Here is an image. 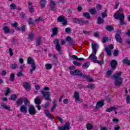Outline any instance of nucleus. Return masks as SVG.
Wrapping results in <instances>:
<instances>
[{
	"label": "nucleus",
	"mask_w": 130,
	"mask_h": 130,
	"mask_svg": "<svg viewBox=\"0 0 130 130\" xmlns=\"http://www.w3.org/2000/svg\"><path fill=\"white\" fill-rule=\"evenodd\" d=\"M114 18L117 20H120V25H126L124 22V15L123 14V9L120 8L119 10L114 14Z\"/></svg>",
	"instance_id": "1"
},
{
	"label": "nucleus",
	"mask_w": 130,
	"mask_h": 130,
	"mask_svg": "<svg viewBox=\"0 0 130 130\" xmlns=\"http://www.w3.org/2000/svg\"><path fill=\"white\" fill-rule=\"evenodd\" d=\"M70 74L72 76H81L82 78L86 79L87 81H88V82H93V79L91 78V77H90V76H86L83 75V73H82V71L78 69L74 71H71L70 72Z\"/></svg>",
	"instance_id": "2"
},
{
	"label": "nucleus",
	"mask_w": 130,
	"mask_h": 130,
	"mask_svg": "<svg viewBox=\"0 0 130 130\" xmlns=\"http://www.w3.org/2000/svg\"><path fill=\"white\" fill-rule=\"evenodd\" d=\"M121 76V72H118L116 74H114L113 77L115 79V85L117 87H120L122 85L123 79L120 77Z\"/></svg>",
	"instance_id": "3"
},
{
	"label": "nucleus",
	"mask_w": 130,
	"mask_h": 130,
	"mask_svg": "<svg viewBox=\"0 0 130 130\" xmlns=\"http://www.w3.org/2000/svg\"><path fill=\"white\" fill-rule=\"evenodd\" d=\"M93 52L89 56V58H90L92 60L97 59V56H96V53L97 52V49L99 46L96 44H91Z\"/></svg>",
	"instance_id": "4"
},
{
	"label": "nucleus",
	"mask_w": 130,
	"mask_h": 130,
	"mask_svg": "<svg viewBox=\"0 0 130 130\" xmlns=\"http://www.w3.org/2000/svg\"><path fill=\"white\" fill-rule=\"evenodd\" d=\"M24 105H22L20 107V110L21 112L23 113H26L27 112V106L30 104V102L27 99H25L24 101Z\"/></svg>",
	"instance_id": "5"
},
{
	"label": "nucleus",
	"mask_w": 130,
	"mask_h": 130,
	"mask_svg": "<svg viewBox=\"0 0 130 130\" xmlns=\"http://www.w3.org/2000/svg\"><path fill=\"white\" fill-rule=\"evenodd\" d=\"M74 98L75 99L76 103H83V99H81L80 98V93L78 92H75L74 94Z\"/></svg>",
	"instance_id": "6"
},
{
	"label": "nucleus",
	"mask_w": 130,
	"mask_h": 130,
	"mask_svg": "<svg viewBox=\"0 0 130 130\" xmlns=\"http://www.w3.org/2000/svg\"><path fill=\"white\" fill-rule=\"evenodd\" d=\"M113 49V45H109L105 47V50L108 56L111 55V50Z\"/></svg>",
	"instance_id": "7"
},
{
	"label": "nucleus",
	"mask_w": 130,
	"mask_h": 130,
	"mask_svg": "<svg viewBox=\"0 0 130 130\" xmlns=\"http://www.w3.org/2000/svg\"><path fill=\"white\" fill-rule=\"evenodd\" d=\"M41 92L45 100H50V92L47 91L45 92L44 90H42Z\"/></svg>",
	"instance_id": "8"
},
{
	"label": "nucleus",
	"mask_w": 130,
	"mask_h": 130,
	"mask_svg": "<svg viewBox=\"0 0 130 130\" xmlns=\"http://www.w3.org/2000/svg\"><path fill=\"white\" fill-rule=\"evenodd\" d=\"M71 125V123L70 122H67L65 123L64 126H58V130H70V126Z\"/></svg>",
	"instance_id": "9"
},
{
	"label": "nucleus",
	"mask_w": 130,
	"mask_h": 130,
	"mask_svg": "<svg viewBox=\"0 0 130 130\" xmlns=\"http://www.w3.org/2000/svg\"><path fill=\"white\" fill-rule=\"evenodd\" d=\"M28 112L31 115H35L36 114V110H35L34 106L32 105H29Z\"/></svg>",
	"instance_id": "10"
},
{
	"label": "nucleus",
	"mask_w": 130,
	"mask_h": 130,
	"mask_svg": "<svg viewBox=\"0 0 130 130\" xmlns=\"http://www.w3.org/2000/svg\"><path fill=\"white\" fill-rule=\"evenodd\" d=\"M73 22L74 23H77V24H80V25H84V24H88V21H85V20L79 19L78 18H74Z\"/></svg>",
	"instance_id": "11"
},
{
	"label": "nucleus",
	"mask_w": 130,
	"mask_h": 130,
	"mask_svg": "<svg viewBox=\"0 0 130 130\" xmlns=\"http://www.w3.org/2000/svg\"><path fill=\"white\" fill-rule=\"evenodd\" d=\"M104 105V100H102L100 101H98L96 105V109H100Z\"/></svg>",
	"instance_id": "12"
},
{
	"label": "nucleus",
	"mask_w": 130,
	"mask_h": 130,
	"mask_svg": "<svg viewBox=\"0 0 130 130\" xmlns=\"http://www.w3.org/2000/svg\"><path fill=\"white\" fill-rule=\"evenodd\" d=\"M54 44L56 47V50L60 51V46L59 45V41L56 39L54 41Z\"/></svg>",
	"instance_id": "13"
},
{
	"label": "nucleus",
	"mask_w": 130,
	"mask_h": 130,
	"mask_svg": "<svg viewBox=\"0 0 130 130\" xmlns=\"http://www.w3.org/2000/svg\"><path fill=\"white\" fill-rule=\"evenodd\" d=\"M56 7H55V2L52 0L50 1V11H55Z\"/></svg>",
	"instance_id": "14"
},
{
	"label": "nucleus",
	"mask_w": 130,
	"mask_h": 130,
	"mask_svg": "<svg viewBox=\"0 0 130 130\" xmlns=\"http://www.w3.org/2000/svg\"><path fill=\"white\" fill-rule=\"evenodd\" d=\"M110 66L112 68V70H115V68H116V66H117V62L115 60H112L110 62Z\"/></svg>",
	"instance_id": "15"
},
{
	"label": "nucleus",
	"mask_w": 130,
	"mask_h": 130,
	"mask_svg": "<svg viewBox=\"0 0 130 130\" xmlns=\"http://www.w3.org/2000/svg\"><path fill=\"white\" fill-rule=\"evenodd\" d=\"M58 22H62L63 25H67V19L62 16H60L58 18Z\"/></svg>",
	"instance_id": "16"
},
{
	"label": "nucleus",
	"mask_w": 130,
	"mask_h": 130,
	"mask_svg": "<svg viewBox=\"0 0 130 130\" xmlns=\"http://www.w3.org/2000/svg\"><path fill=\"white\" fill-rule=\"evenodd\" d=\"M3 29L5 34H9L11 32V28L7 26H4Z\"/></svg>",
	"instance_id": "17"
},
{
	"label": "nucleus",
	"mask_w": 130,
	"mask_h": 130,
	"mask_svg": "<svg viewBox=\"0 0 130 130\" xmlns=\"http://www.w3.org/2000/svg\"><path fill=\"white\" fill-rule=\"evenodd\" d=\"M36 70V63H32V64H31V68L29 71L30 74L32 75L33 74V72Z\"/></svg>",
	"instance_id": "18"
},
{
	"label": "nucleus",
	"mask_w": 130,
	"mask_h": 130,
	"mask_svg": "<svg viewBox=\"0 0 130 130\" xmlns=\"http://www.w3.org/2000/svg\"><path fill=\"white\" fill-rule=\"evenodd\" d=\"M23 87L26 91H30V89H31L30 84L28 82H24L23 83Z\"/></svg>",
	"instance_id": "19"
},
{
	"label": "nucleus",
	"mask_w": 130,
	"mask_h": 130,
	"mask_svg": "<svg viewBox=\"0 0 130 130\" xmlns=\"http://www.w3.org/2000/svg\"><path fill=\"white\" fill-rule=\"evenodd\" d=\"M53 106L51 108V111L53 112V111H54L55 110V108H56V107L57 106V103L56 102V101L55 100L53 101Z\"/></svg>",
	"instance_id": "20"
},
{
	"label": "nucleus",
	"mask_w": 130,
	"mask_h": 130,
	"mask_svg": "<svg viewBox=\"0 0 130 130\" xmlns=\"http://www.w3.org/2000/svg\"><path fill=\"white\" fill-rule=\"evenodd\" d=\"M67 41L69 42V44L70 45H73V44H75V41L73 40V39L71 38L70 37H68L66 39Z\"/></svg>",
	"instance_id": "21"
},
{
	"label": "nucleus",
	"mask_w": 130,
	"mask_h": 130,
	"mask_svg": "<svg viewBox=\"0 0 130 130\" xmlns=\"http://www.w3.org/2000/svg\"><path fill=\"white\" fill-rule=\"evenodd\" d=\"M52 34L51 35V37L56 35L57 32H58V29L57 27H54L52 29Z\"/></svg>",
	"instance_id": "22"
},
{
	"label": "nucleus",
	"mask_w": 130,
	"mask_h": 130,
	"mask_svg": "<svg viewBox=\"0 0 130 130\" xmlns=\"http://www.w3.org/2000/svg\"><path fill=\"white\" fill-rule=\"evenodd\" d=\"M115 38L116 41H117L118 43H122V40L121 39V37H120L119 35H116L115 36Z\"/></svg>",
	"instance_id": "23"
},
{
	"label": "nucleus",
	"mask_w": 130,
	"mask_h": 130,
	"mask_svg": "<svg viewBox=\"0 0 130 130\" xmlns=\"http://www.w3.org/2000/svg\"><path fill=\"white\" fill-rule=\"evenodd\" d=\"M116 109H117V107H111L110 108L107 109H106V111H107V112H111V111H113L114 110H116Z\"/></svg>",
	"instance_id": "24"
},
{
	"label": "nucleus",
	"mask_w": 130,
	"mask_h": 130,
	"mask_svg": "<svg viewBox=\"0 0 130 130\" xmlns=\"http://www.w3.org/2000/svg\"><path fill=\"white\" fill-rule=\"evenodd\" d=\"M44 112L45 114H46V116L48 117V118H52V117L51 116V115H50V114L49 113V111H48V110H45Z\"/></svg>",
	"instance_id": "25"
},
{
	"label": "nucleus",
	"mask_w": 130,
	"mask_h": 130,
	"mask_svg": "<svg viewBox=\"0 0 130 130\" xmlns=\"http://www.w3.org/2000/svg\"><path fill=\"white\" fill-rule=\"evenodd\" d=\"M27 63L28 64H33V63H35L34 60L31 57H29L27 59Z\"/></svg>",
	"instance_id": "26"
},
{
	"label": "nucleus",
	"mask_w": 130,
	"mask_h": 130,
	"mask_svg": "<svg viewBox=\"0 0 130 130\" xmlns=\"http://www.w3.org/2000/svg\"><path fill=\"white\" fill-rule=\"evenodd\" d=\"M11 26H12V27H14L15 30H17V31L20 30V28L17 27L18 23H17V22H15L14 23H11Z\"/></svg>",
	"instance_id": "27"
},
{
	"label": "nucleus",
	"mask_w": 130,
	"mask_h": 130,
	"mask_svg": "<svg viewBox=\"0 0 130 130\" xmlns=\"http://www.w3.org/2000/svg\"><path fill=\"white\" fill-rule=\"evenodd\" d=\"M35 104H37V105H40L41 104V100H40V99L36 98L35 99Z\"/></svg>",
	"instance_id": "28"
},
{
	"label": "nucleus",
	"mask_w": 130,
	"mask_h": 130,
	"mask_svg": "<svg viewBox=\"0 0 130 130\" xmlns=\"http://www.w3.org/2000/svg\"><path fill=\"white\" fill-rule=\"evenodd\" d=\"M90 66V63L89 62H86L82 66L83 69H84L86 70V69H88L89 67Z\"/></svg>",
	"instance_id": "29"
},
{
	"label": "nucleus",
	"mask_w": 130,
	"mask_h": 130,
	"mask_svg": "<svg viewBox=\"0 0 130 130\" xmlns=\"http://www.w3.org/2000/svg\"><path fill=\"white\" fill-rule=\"evenodd\" d=\"M46 70H51L52 69V65L51 64L47 63L45 65Z\"/></svg>",
	"instance_id": "30"
},
{
	"label": "nucleus",
	"mask_w": 130,
	"mask_h": 130,
	"mask_svg": "<svg viewBox=\"0 0 130 130\" xmlns=\"http://www.w3.org/2000/svg\"><path fill=\"white\" fill-rule=\"evenodd\" d=\"M45 5H46V1L42 0L40 2V6L42 7V8H44V7H45Z\"/></svg>",
	"instance_id": "31"
},
{
	"label": "nucleus",
	"mask_w": 130,
	"mask_h": 130,
	"mask_svg": "<svg viewBox=\"0 0 130 130\" xmlns=\"http://www.w3.org/2000/svg\"><path fill=\"white\" fill-rule=\"evenodd\" d=\"M17 105H22L23 104V99L20 98L18 99L16 102Z\"/></svg>",
	"instance_id": "32"
},
{
	"label": "nucleus",
	"mask_w": 130,
	"mask_h": 130,
	"mask_svg": "<svg viewBox=\"0 0 130 130\" xmlns=\"http://www.w3.org/2000/svg\"><path fill=\"white\" fill-rule=\"evenodd\" d=\"M72 58H74V59H78V60H80V61L84 60V58H78V56H77L76 55H75L72 56Z\"/></svg>",
	"instance_id": "33"
},
{
	"label": "nucleus",
	"mask_w": 130,
	"mask_h": 130,
	"mask_svg": "<svg viewBox=\"0 0 130 130\" xmlns=\"http://www.w3.org/2000/svg\"><path fill=\"white\" fill-rule=\"evenodd\" d=\"M1 106L3 107V108H5V109H7V110H10L11 109V108L10 107L7 106V105L5 104H2L1 105Z\"/></svg>",
	"instance_id": "34"
},
{
	"label": "nucleus",
	"mask_w": 130,
	"mask_h": 130,
	"mask_svg": "<svg viewBox=\"0 0 130 130\" xmlns=\"http://www.w3.org/2000/svg\"><path fill=\"white\" fill-rule=\"evenodd\" d=\"M89 12L92 15H94V14H96V9H89Z\"/></svg>",
	"instance_id": "35"
},
{
	"label": "nucleus",
	"mask_w": 130,
	"mask_h": 130,
	"mask_svg": "<svg viewBox=\"0 0 130 130\" xmlns=\"http://www.w3.org/2000/svg\"><path fill=\"white\" fill-rule=\"evenodd\" d=\"M124 63L127 64L128 66H130V60H128L127 59H124L123 60Z\"/></svg>",
	"instance_id": "36"
},
{
	"label": "nucleus",
	"mask_w": 130,
	"mask_h": 130,
	"mask_svg": "<svg viewBox=\"0 0 130 130\" xmlns=\"http://www.w3.org/2000/svg\"><path fill=\"white\" fill-rule=\"evenodd\" d=\"M93 62H94V63H98V64H103V61H98L97 60H93Z\"/></svg>",
	"instance_id": "37"
},
{
	"label": "nucleus",
	"mask_w": 130,
	"mask_h": 130,
	"mask_svg": "<svg viewBox=\"0 0 130 130\" xmlns=\"http://www.w3.org/2000/svg\"><path fill=\"white\" fill-rule=\"evenodd\" d=\"M103 43H105L106 41H110V40H108V37H104L102 39Z\"/></svg>",
	"instance_id": "38"
},
{
	"label": "nucleus",
	"mask_w": 130,
	"mask_h": 130,
	"mask_svg": "<svg viewBox=\"0 0 130 130\" xmlns=\"http://www.w3.org/2000/svg\"><path fill=\"white\" fill-rule=\"evenodd\" d=\"M87 88H88V89H94L95 88V85L89 84L87 85Z\"/></svg>",
	"instance_id": "39"
},
{
	"label": "nucleus",
	"mask_w": 130,
	"mask_h": 130,
	"mask_svg": "<svg viewBox=\"0 0 130 130\" xmlns=\"http://www.w3.org/2000/svg\"><path fill=\"white\" fill-rule=\"evenodd\" d=\"M83 16L85 18H86V19H90V14L88 13H84Z\"/></svg>",
	"instance_id": "40"
},
{
	"label": "nucleus",
	"mask_w": 130,
	"mask_h": 130,
	"mask_svg": "<svg viewBox=\"0 0 130 130\" xmlns=\"http://www.w3.org/2000/svg\"><path fill=\"white\" fill-rule=\"evenodd\" d=\"M73 64H74V66H76L77 67H81V66H82L81 63L77 61H73Z\"/></svg>",
	"instance_id": "41"
},
{
	"label": "nucleus",
	"mask_w": 130,
	"mask_h": 130,
	"mask_svg": "<svg viewBox=\"0 0 130 130\" xmlns=\"http://www.w3.org/2000/svg\"><path fill=\"white\" fill-rule=\"evenodd\" d=\"M107 11L106 10L105 12L102 13V18H106L107 17V13H106Z\"/></svg>",
	"instance_id": "42"
},
{
	"label": "nucleus",
	"mask_w": 130,
	"mask_h": 130,
	"mask_svg": "<svg viewBox=\"0 0 130 130\" xmlns=\"http://www.w3.org/2000/svg\"><path fill=\"white\" fill-rule=\"evenodd\" d=\"M106 29L108 30V31H113V27L112 26H107Z\"/></svg>",
	"instance_id": "43"
},
{
	"label": "nucleus",
	"mask_w": 130,
	"mask_h": 130,
	"mask_svg": "<svg viewBox=\"0 0 130 130\" xmlns=\"http://www.w3.org/2000/svg\"><path fill=\"white\" fill-rule=\"evenodd\" d=\"M113 71H114V69L113 70H108L107 72V75L108 76H109L111 75V74H112V72H113Z\"/></svg>",
	"instance_id": "44"
},
{
	"label": "nucleus",
	"mask_w": 130,
	"mask_h": 130,
	"mask_svg": "<svg viewBox=\"0 0 130 130\" xmlns=\"http://www.w3.org/2000/svg\"><path fill=\"white\" fill-rule=\"evenodd\" d=\"M126 102L128 104H130V96L127 95L126 97Z\"/></svg>",
	"instance_id": "45"
},
{
	"label": "nucleus",
	"mask_w": 130,
	"mask_h": 130,
	"mask_svg": "<svg viewBox=\"0 0 130 130\" xmlns=\"http://www.w3.org/2000/svg\"><path fill=\"white\" fill-rule=\"evenodd\" d=\"M93 128V125L91 124H88L87 125V129L88 130L92 129Z\"/></svg>",
	"instance_id": "46"
},
{
	"label": "nucleus",
	"mask_w": 130,
	"mask_h": 130,
	"mask_svg": "<svg viewBox=\"0 0 130 130\" xmlns=\"http://www.w3.org/2000/svg\"><path fill=\"white\" fill-rule=\"evenodd\" d=\"M15 80V74L14 73H12L10 75V80L14 81Z\"/></svg>",
	"instance_id": "47"
},
{
	"label": "nucleus",
	"mask_w": 130,
	"mask_h": 130,
	"mask_svg": "<svg viewBox=\"0 0 130 130\" xmlns=\"http://www.w3.org/2000/svg\"><path fill=\"white\" fill-rule=\"evenodd\" d=\"M25 29H26V26H22L20 28V30L19 31H21V32H25Z\"/></svg>",
	"instance_id": "48"
},
{
	"label": "nucleus",
	"mask_w": 130,
	"mask_h": 130,
	"mask_svg": "<svg viewBox=\"0 0 130 130\" xmlns=\"http://www.w3.org/2000/svg\"><path fill=\"white\" fill-rule=\"evenodd\" d=\"M119 6V3L116 2L115 5L113 7V9H114V10H116V9H117V8H118Z\"/></svg>",
	"instance_id": "49"
},
{
	"label": "nucleus",
	"mask_w": 130,
	"mask_h": 130,
	"mask_svg": "<svg viewBox=\"0 0 130 130\" xmlns=\"http://www.w3.org/2000/svg\"><path fill=\"white\" fill-rule=\"evenodd\" d=\"M98 24H102V23H103V19L101 17H99L98 19Z\"/></svg>",
	"instance_id": "50"
},
{
	"label": "nucleus",
	"mask_w": 130,
	"mask_h": 130,
	"mask_svg": "<svg viewBox=\"0 0 130 130\" xmlns=\"http://www.w3.org/2000/svg\"><path fill=\"white\" fill-rule=\"evenodd\" d=\"M11 100H16L17 99V95L12 94L10 98Z\"/></svg>",
	"instance_id": "51"
},
{
	"label": "nucleus",
	"mask_w": 130,
	"mask_h": 130,
	"mask_svg": "<svg viewBox=\"0 0 130 130\" xmlns=\"http://www.w3.org/2000/svg\"><path fill=\"white\" fill-rule=\"evenodd\" d=\"M10 8L11 10H15L16 9V5L14 3L11 4L10 5Z\"/></svg>",
	"instance_id": "52"
},
{
	"label": "nucleus",
	"mask_w": 130,
	"mask_h": 130,
	"mask_svg": "<svg viewBox=\"0 0 130 130\" xmlns=\"http://www.w3.org/2000/svg\"><path fill=\"white\" fill-rule=\"evenodd\" d=\"M113 121L114 122V123H118V122H119V120L116 118H114L113 119Z\"/></svg>",
	"instance_id": "53"
},
{
	"label": "nucleus",
	"mask_w": 130,
	"mask_h": 130,
	"mask_svg": "<svg viewBox=\"0 0 130 130\" xmlns=\"http://www.w3.org/2000/svg\"><path fill=\"white\" fill-rule=\"evenodd\" d=\"M50 106V104H49V103H46L44 106V108H47L49 107Z\"/></svg>",
	"instance_id": "54"
},
{
	"label": "nucleus",
	"mask_w": 130,
	"mask_h": 130,
	"mask_svg": "<svg viewBox=\"0 0 130 130\" xmlns=\"http://www.w3.org/2000/svg\"><path fill=\"white\" fill-rule=\"evenodd\" d=\"M17 68V64H12L11 65V69H12V70H14Z\"/></svg>",
	"instance_id": "55"
},
{
	"label": "nucleus",
	"mask_w": 130,
	"mask_h": 130,
	"mask_svg": "<svg viewBox=\"0 0 130 130\" xmlns=\"http://www.w3.org/2000/svg\"><path fill=\"white\" fill-rule=\"evenodd\" d=\"M29 9V11L30 13H33V12H34V8H33V7H28Z\"/></svg>",
	"instance_id": "56"
},
{
	"label": "nucleus",
	"mask_w": 130,
	"mask_h": 130,
	"mask_svg": "<svg viewBox=\"0 0 130 130\" xmlns=\"http://www.w3.org/2000/svg\"><path fill=\"white\" fill-rule=\"evenodd\" d=\"M65 31L66 32V33H70L71 32V28L70 27H67L65 29Z\"/></svg>",
	"instance_id": "57"
},
{
	"label": "nucleus",
	"mask_w": 130,
	"mask_h": 130,
	"mask_svg": "<svg viewBox=\"0 0 130 130\" xmlns=\"http://www.w3.org/2000/svg\"><path fill=\"white\" fill-rule=\"evenodd\" d=\"M57 119H58V120H59V121H60V122L62 123L63 120L62 119V118H61L59 116H57L56 117Z\"/></svg>",
	"instance_id": "58"
},
{
	"label": "nucleus",
	"mask_w": 130,
	"mask_h": 130,
	"mask_svg": "<svg viewBox=\"0 0 130 130\" xmlns=\"http://www.w3.org/2000/svg\"><path fill=\"white\" fill-rule=\"evenodd\" d=\"M9 53H10V55L11 56H12V55H13L14 53H13V50H12V48H9Z\"/></svg>",
	"instance_id": "59"
},
{
	"label": "nucleus",
	"mask_w": 130,
	"mask_h": 130,
	"mask_svg": "<svg viewBox=\"0 0 130 130\" xmlns=\"http://www.w3.org/2000/svg\"><path fill=\"white\" fill-rule=\"evenodd\" d=\"M33 37H34V35H33L32 33L29 34L28 38H29V39H32Z\"/></svg>",
	"instance_id": "60"
},
{
	"label": "nucleus",
	"mask_w": 130,
	"mask_h": 130,
	"mask_svg": "<svg viewBox=\"0 0 130 130\" xmlns=\"http://www.w3.org/2000/svg\"><path fill=\"white\" fill-rule=\"evenodd\" d=\"M10 89L9 88H7L5 91V95H8V93H10Z\"/></svg>",
	"instance_id": "61"
},
{
	"label": "nucleus",
	"mask_w": 130,
	"mask_h": 130,
	"mask_svg": "<svg viewBox=\"0 0 130 130\" xmlns=\"http://www.w3.org/2000/svg\"><path fill=\"white\" fill-rule=\"evenodd\" d=\"M117 54H118V51L117 50H115L114 51V56H117Z\"/></svg>",
	"instance_id": "62"
},
{
	"label": "nucleus",
	"mask_w": 130,
	"mask_h": 130,
	"mask_svg": "<svg viewBox=\"0 0 130 130\" xmlns=\"http://www.w3.org/2000/svg\"><path fill=\"white\" fill-rule=\"evenodd\" d=\"M114 130H120V126L117 125L114 127Z\"/></svg>",
	"instance_id": "63"
},
{
	"label": "nucleus",
	"mask_w": 130,
	"mask_h": 130,
	"mask_svg": "<svg viewBox=\"0 0 130 130\" xmlns=\"http://www.w3.org/2000/svg\"><path fill=\"white\" fill-rule=\"evenodd\" d=\"M36 107L37 108L38 110L40 111L41 110V106L39 105H36Z\"/></svg>",
	"instance_id": "64"
}]
</instances>
